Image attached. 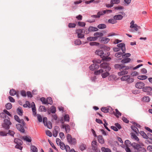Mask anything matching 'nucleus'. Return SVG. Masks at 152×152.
<instances>
[{
  "label": "nucleus",
  "mask_w": 152,
  "mask_h": 152,
  "mask_svg": "<svg viewBox=\"0 0 152 152\" xmlns=\"http://www.w3.org/2000/svg\"><path fill=\"white\" fill-rule=\"evenodd\" d=\"M114 18L113 19H110L108 20V22L109 23L112 24H114L116 23V21Z\"/></svg>",
  "instance_id": "53"
},
{
  "label": "nucleus",
  "mask_w": 152,
  "mask_h": 152,
  "mask_svg": "<svg viewBox=\"0 0 152 152\" xmlns=\"http://www.w3.org/2000/svg\"><path fill=\"white\" fill-rule=\"evenodd\" d=\"M25 125H23L22 124H16V127L17 129L21 132L24 133L25 132V130L24 126Z\"/></svg>",
  "instance_id": "9"
},
{
  "label": "nucleus",
  "mask_w": 152,
  "mask_h": 152,
  "mask_svg": "<svg viewBox=\"0 0 152 152\" xmlns=\"http://www.w3.org/2000/svg\"><path fill=\"white\" fill-rule=\"evenodd\" d=\"M131 60L130 58H124L121 61V63L123 64H126L129 62Z\"/></svg>",
  "instance_id": "22"
},
{
  "label": "nucleus",
  "mask_w": 152,
  "mask_h": 152,
  "mask_svg": "<svg viewBox=\"0 0 152 152\" xmlns=\"http://www.w3.org/2000/svg\"><path fill=\"white\" fill-rule=\"evenodd\" d=\"M37 118L39 122H41L42 121V117L41 115L39 114L37 115Z\"/></svg>",
  "instance_id": "58"
},
{
  "label": "nucleus",
  "mask_w": 152,
  "mask_h": 152,
  "mask_svg": "<svg viewBox=\"0 0 152 152\" xmlns=\"http://www.w3.org/2000/svg\"><path fill=\"white\" fill-rule=\"evenodd\" d=\"M137 151V152H146L145 149L141 146Z\"/></svg>",
  "instance_id": "36"
},
{
  "label": "nucleus",
  "mask_w": 152,
  "mask_h": 152,
  "mask_svg": "<svg viewBox=\"0 0 152 152\" xmlns=\"http://www.w3.org/2000/svg\"><path fill=\"white\" fill-rule=\"evenodd\" d=\"M31 152H37L38 149L34 145L31 146Z\"/></svg>",
  "instance_id": "32"
},
{
  "label": "nucleus",
  "mask_w": 152,
  "mask_h": 152,
  "mask_svg": "<svg viewBox=\"0 0 152 152\" xmlns=\"http://www.w3.org/2000/svg\"><path fill=\"white\" fill-rule=\"evenodd\" d=\"M56 127L57 128V129L58 128V126L56 127ZM56 128L55 130L53 131V136L55 137H56L57 136L58 133V130H56Z\"/></svg>",
  "instance_id": "46"
},
{
  "label": "nucleus",
  "mask_w": 152,
  "mask_h": 152,
  "mask_svg": "<svg viewBox=\"0 0 152 152\" xmlns=\"http://www.w3.org/2000/svg\"><path fill=\"white\" fill-rule=\"evenodd\" d=\"M113 18L116 20H121L123 18V16L121 15H118L114 16Z\"/></svg>",
  "instance_id": "28"
},
{
  "label": "nucleus",
  "mask_w": 152,
  "mask_h": 152,
  "mask_svg": "<svg viewBox=\"0 0 152 152\" xmlns=\"http://www.w3.org/2000/svg\"><path fill=\"white\" fill-rule=\"evenodd\" d=\"M110 40V39L105 37H102L101 38V41L102 42L104 43H107Z\"/></svg>",
  "instance_id": "23"
},
{
  "label": "nucleus",
  "mask_w": 152,
  "mask_h": 152,
  "mask_svg": "<svg viewBox=\"0 0 152 152\" xmlns=\"http://www.w3.org/2000/svg\"><path fill=\"white\" fill-rule=\"evenodd\" d=\"M68 26L69 28H75L76 26V24L74 23H70L69 24Z\"/></svg>",
  "instance_id": "60"
},
{
  "label": "nucleus",
  "mask_w": 152,
  "mask_h": 152,
  "mask_svg": "<svg viewBox=\"0 0 152 152\" xmlns=\"http://www.w3.org/2000/svg\"><path fill=\"white\" fill-rule=\"evenodd\" d=\"M147 76L145 75H141V76H138L137 77V78L138 79L140 80H144L146 79L147 78Z\"/></svg>",
  "instance_id": "38"
},
{
  "label": "nucleus",
  "mask_w": 152,
  "mask_h": 152,
  "mask_svg": "<svg viewBox=\"0 0 152 152\" xmlns=\"http://www.w3.org/2000/svg\"><path fill=\"white\" fill-rule=\"evenodd\" d=\"M3 112L5 114V115H6V114L8 115L10 117L12 116V115L7 110L4 109L3 110Z\"/></svg>",
  "instance_id": "62"
},
{
  "label": "nucleus",
  "mask_w": 152,
  "mask_h": 152,
  "mask_svg": "<svg viewBox=\"0 0 152 152\" xmlns=\"http://www.w3.org/2000/svg\"><path fill=\"white\" fill-rule=\"evenodd\" d=\"M12 124L10 118L7 116V118H5L2 124V127L8 130L10 128V126Z\"/></svg>",
  "instance_id": "4"
},
{
  "label": "nucleus",
  "mask_w": 152,
  "mask_h": 152,
  "mask_svg": "<svg viewBox=\"0 0 152 152\" xmlns=\"http://www.w3.org/2000/svg\"><path fill=\"white\" fill-rule=\"evenodd\" d=\"M14 142L16 144L15 148L21 150L23 147L21 146V145L23 143V142L17 138H15L14 139Z\"/></svg>",
  "instance_id": "7"
},
{
  "label": "nucleus",
  "mask_w": 152,
  "mask_h": 152,
  "mask_svg": "<svg viewBox=\"0 0 152 152\" xmlns=\"http://www.w3.org/2000/svg\"><path fill=\"white\" fill-rule=\"evenodd\" d=\"M101 110L102 112L104 113L109 112L110 111L111 113H112V110L113 111V109L111 107H109L108 108L103 107L101 108Z\"/></svg>",
  "instance_id": "10"
},
{
  "label": "nucleus",
  "mask_w": 152,
  "mask_h": 152,
  "mask_svg": "<svg viewBox=\"0 0 152 152\" xmlns=\"http://www.w3.org/2000/svg\"><path fill=\"white\" fill-rule=\"evenodd\" d=\"M64 118L65 121L69 122V117L68 115H65Z\"/></svg>",
  "instance_id": "45"
},
{
  "label": "nucleus",
  "mask_w": 152,
  "mask_h": 152,
  "mask_svg": "<svg viewBox=\"0 0 152 152\" xmlns=\"http://www.w3.org/2000/svg\"><path fill=\"white\" fill-rule=\"evenodd\" d=\"M45 126H47V127L49 129H51L52 127V123L50 122H48L47 124H45Z\"/></svg>",
  "instance_id": "50"
},
{
  "label": "nucleus",
  "mask_w": 152,
  "mask_h": 152,
  "mask_svg": "<svg viewBox=\"0 0 152 152\" xmlns=\"http://www.w3.org/2000/svg\"><path fill=\"white\" fill-rule=\"evenodd\" d=\"M140 134L144 138L147 139H148V137L147 135L143 131H141L140 132Z\"/></svg>",
  "instance_id": "27"
},
{
  "label": "nucleus",
  "mask_w": 152,
  "mask_h": 152,
  "mask_svg": "<svg viewBox=\"0 0 152 152\" xmlns=\"http://www.w3.org/2000/svg\"><path fill=\"white\" fill-rule=\"evenodd\" d=\"M98 30V29L97 28L93 26H90L88 28V31L90 32L92 31H97Z\"/></svg>",
  "instance_id": "30"
},
{
  "label": "nucleus",
  "mask_w": 152,
  "mask_h": 152,
  "mask_svg": "<svg viewBox=\"0 0 152 152\" xmlns=\"http://www.w3.org/2000/svg\"><path fill=\"white\" fill-rule=\"evenodd\" d=\"M134 27H132V28L129 30V31L132 32H134L135 31H137L138 30V28H140V26H138L137 24L135 25L134 26H133Z\"/></svg>",
  "instance_id": "14"
},
{
  "label": "nucleus",
  "mask_w": 152,
  "mask_h": 152,
  "mask_svg": "<svg viewBox=\"0 0 152 152\" xmlns=\"http://www.w3.org/2000/svg\"><path fill=\"white\" fill-rule=\"evenodd\" d=\"M77 37L79 38H83L84 37V35L83 33L77 34Z\"/></svg>",
  "instance_id": "64"
},
{
  "label": "nucleus",
  "mask_w": 152,
  "mask_h": 152,
  "mask_svg": "<svg viewBox=\"0 0 152 152\" xmlns=\"http://www.w3.org/2000/svg\"><path fill=\"white\" fill-rule=\"evenodd\" d=\"M50 112L48 111V113L49 114H50V113H55L56 112V109L55 107L52 106L50 107Z\"/></svg>",
  "instance_id": "24"
},
{
  "label": "nucleus",
  "mask_w": 152,
  "mask_h": 152,
  "mask_svg": "<svg viewBox=\"0 0 152 152\" xmlns=\"http://www.w3.org/2000/svg\"><path fill=\"white\" fill-rule=\"evenodd\" d=\"M144 86V83L143 82H137L135 85V86L137 88L140 89L143 88Z\"/></svg>",
  "instance_id": "11"
},
{
  "label": "nucleus",
  "mask_w": 152,
  "mask_h": 152,
  "mask_svg": "<svg viewBox=\"0 0 152 152\" xmlns=\"http://www.w3.org/2000/svg\"><path fill=\"white\" fill-rule=\"evenodd\" d=\"M7 116L4 112L1 113H0V117L3 118H7Z\"/></svg>",
  "instance_id": "55"
},
{
  "label": "nucleus",
  "mask_w": 152,
  "mask_h": 152,
  "mask_svg": "<svg viewBox=\"0 0 152 152\" xmlns=\"http://www.w3.org/2000/svg\"><path fill=\"white\" fill-rule=\"evenodd\" d=\"M65 130L66 133L69 132L70 130V127L69 125L66 124V127L65 128Z\"/></svg>",
  "instance_id": "42"
},
{
  "label": "nucleus",
  "mask_w": 152,
  "mask_h": 152,
  "mask_svg": "<svg viewBox=\"0 0 152 152\" xmlns=\"http://www.w3.org/2000/svg\"><path fill=\"white\" fill-rule=\"evenodd\" d=\"M10 95L11 96H14L15 95H16V96L18 97V95L17 93L16 92L15 90L14 89H12L10 90L9 92Z\"/></svg>",
  "instance_id": "19"
},
{
  "label": "nucleus",
  "mask_w": 152,
  "mask_h": 152,
  "mask_svg": "<svg viewBox=\"0 0 152 152\" xmlns=\"http://www.w3.org/2000/svg\"><path fill=\"white\" fill-rule=\"evenodd\" d=\"M97 27L99 29H103L106 28V26L104 24H99Z\"/></svg>",
  "instance_id": "33"
},
{
  "label": "nucleus",
  "mask_w": 152,
  "mask_h": 152,
  "mask_svg": "<svg viewBox=\"0 0 152 152\" xmlns=\"http://www.w3.org/2000/svg\"><path fill=\"white\" fill-rule=\"evenodd\" d=\"M101 150L102 152H111L110 149L108 148H105L104 147L102 148Z\"/></svg>",
  "instance_id": "37"
},
{
  "label": "nucleus",
  "mask_w": 152,
  "mask_h": 152,
  "mask_svg": "<svg viewBox=\"0 0 152 152\" xmlns=\"http://www.w3.org/2000/svg\"><path fill=\"white\" fill-rule=\"evenodd\" d=\"M98 141L101 144L104 143V140L102 135H99L98 137Z\"/></svg>",
  "instance_id": "21"
},
{
  "label": "nucleus",
  "mask_w": 152,
  "mask_h": 152,
  "mask_svg": "<svg viewBox=\"0 0 152 152\" xmlns=\"http://www.w3.org/2000/svg\"><path fill=\"white\" fill-rule=\"evenodd\" d=\"M94 36H98L97 38L100 37H102L103 35V34L101 32H96L94 33Z\"/></svg>",
  "instance_id": "56"
},
{
  "label": "nucleus",
  "mask_w": 152,
  "mask_h": 152,
  "mask_svg": "<svg viewBox=\"0 0 152 152\" xmlns=\"http://www.w3.org/2000/svg\"><path fill=\"white\" fill-rule=\"evenodd\" d=\"M143 91L144 92H149L152 90V88L149 86H146L142 88Z\"/></svg>",
  "instance_id": "18"
},
{
  "label": "nucleus",
  "mask_w": 152,
  "mask_h": 152,
  "mask_svg": "<svg viewBox=\"0 0 152 152\" xmlns=\"http://www.w3.org/2000/svg\"><path fill=\"white\" fill-rule=\"evenodd\" d=\"M111 2L114 4H118L120 2V0H110Z\"/></svg>",
  "instance_id": "49"
},
{
  "label": "nucleus",
  "mask_w": 152,
  "mask_h": 152,
  "mask_svg": "<svg viewBox=\"0 0 152 152\" xmlns=\"http://www.w3.org/2000/svg\"><path fill=\"white\" fill-rule=\"evenodd\" d=\"M117 46L121 49L123 53H125L126 51V48L125 47V44L123 43H121L118 44L117 45Z\"/></svg>",
  "instance_id": "12"
},
{
  "label": "nucleus",
  "mask_w": 152,
  "mask_h": 152,
  "mask_svg": "<svg viewBox=\"0 0 152 152\" xmlns=\"http://www.w3.org/2000/svg\"><path fill=\"white\" fill-rule=\"evenodd\" d=\"M123 53V52H118L115 54V56L117 58H119L122 56Z\"/></svg>",
  "instance_id": "47"
},
{
  "label": "nucleus",
  "mask_w": 152,
  "mask_h": 152,
  "mask_svg": "<svg viewBox=\"0 0 152 152\" xmlns=\"http://www.w3.org/2000/svg\"><path fill=\"white\" fill-rule=\"evenodd\" d=\"M131 128L136 133L138 134L139 132V131L137 128L134 126H131Z\"/></svg>",
  "instance_id": "34"
},
{
  "label": "nucleus",
  "mask_w": 152,
  "mask_h": 152,
  "mask_svg": "<svg viewBox=\"0 0 152 152\" xmlns=\"http://www.w3.org/2000/svg\"><path fill=\"white\" fill-rule=\"evenodd\" d=\"M93 62L94 64H99L101 63V61L99 59H96L93 60Z\"/></svg>",
  "instance_id": "51"
},
{
  "label": "nucleus",
  "mask_w": 152,
  "mask_h": 152,
  "mask_svg": "<svg viewBox=\"0 0 152 152\" xmlns=\"http://www.w3.org/2000/svg\"><path fill=\"white\" fill-rule=\"evenodd\" d=\"M78 25L80 26L84 27L85 26L86 23L84 22L79 21L78 23Z\"/></svg>",
  "instance_id": "57"
},
{
  "label": "nucleus",
  "mask_w": 152,
  "mask_h": 152,
  "mask_svg": "<svg viewBox=\"0 0 152 152\" xmlns=\"http://www.w3.org/2000/svg\"><path fill=\"white\" fill-rule=\"evenodd\" d=\"M131 75L132 76H138L139 75V73L136 71H134L132 72Z\"/></svg>",
  "instance_id": "63"
},
{
  "label": "nucleus",
  "mask_w": 152,
  "mask_h": 152,
  "mask_svg": "<svg viewBox=\"0 0 152 152\" xmlns=\"http://www.w3.org/2000/svg\"><path fill=\"white\" fill-rule=\"evenodd\" d=\"M125 143L127 147L131 146L132 143L129 140H126L125 141Z\"/></svg>",
  "instance_id": "44"
},
{
  "label": "nucleus",
  "mask_w": 152,
  "mask_h": 152,
  "mask_svg": "<svg viewBox=\"0 0 152 152\" xmlns=\"http://www.w3.org/2000/svg\"><path fill=\"white\" fill-rule=\"evenodd\" d=\"M5 107H6V108L7 110H10L12 108V104L11 103H8L6 104Z\"/></svg>",
  "instance_id": "41"
},
{
  "label": "nucleus",
  "mask_w": 152,
  "mask_h": 152,
  "mask_svg": "<svg viewBox=\"0 0 152 152\" xmlns=\"http://www.w3.org/2000/svg\"><path fill=\"white\" fill-rule=\"evenodd\" d=\"M80 149L81 151H83L86 149L85 145L83 144H81L80 146Z\"/></svg>",
  "instance_id": "59"
},
{
  "label": "nucleus",
  "mask_w": 152,
  "mask_h": 152,
  "mask_svg": "<svg viewBox=\"0 0 152 152\" xmlns=\"http://www.w3.org/2000/svg\"><path fill=\"white\" fill-rule=\"evenodd\" d=\"M47 101V104H52L53 103V101L52 99L50 97H48L46 99Z\"/></svg>",
  "instance_id": "35"
},
{
  "label": "nucleus",
  "mask_w": 152,
  "mask_h": 152,
  "mask_svg": "<svg viewBox=\"0 0 152 152\" xmlns=\"http://www.w3.org/2000/svg\"><path fill=\"white\" fill-rule=\"evenodd\" d=\"M23 139L25 141L28 142H30L31 141V137L27 136H24L22 137Z\"/></svg>",
  "instance_id": "31"
},
{
  "label": "nucleus",
  "mask_w": 152,
  "mask_h": 152,
  "mask_svg": "<svg viewBox=\"0 0 152 152\" xmlns=\"http://www.w3.org/2000/svg\"><path fill=\"white\" fill-rule=\"evenodd\" d=\"M40 101L43 104H47V101L46 99L44 97H42L40 99Z\"/></svg>",
  "instance_id": "52"
},
{
  "label": "nucleus",
  "mask_w": 152,
  "mask_h": 152,
  "mask_svg": "<svg viewBox=\"0 0 152 152\" xmlns=\"http://www.w3.org/2000/svg\"><path fill=\"white\" fill-rule=\"evenodd\" d=\"M115 113L114 111L113 110H112V113H113L117 117H118L119 116H121V113H120L117 109H115Z\"/></svg>",
  "instance_id": "29"
},
{
  "label": "nucleus",
  "mask_w": 152,
  "mask_h": 152,
  "mask_svg": "<svg viewBox=\"0 0 152 152\" xmlns=\"http://www.w3.org/2000/svg\"><path fill=\"white\" fill-rule=\"evenodd\" d=\"M101 69L94 72V74L98 75L102 73V76L103 78H105L109 75V71L111 69L109 64L107 63H102L100 65Z\"/></svg>",
  "instance_id": "1"
},
{
  "label": "nucleus",
  "mask_w": 152,
  "mask_h": 152,
  "mask_svg": "<svg viewBox=\"0 0 152 152\" xmlns=\"http://www.w3.org/2000/svg\"><path fill=\"white\" fill-rule=\"evenodd\" d=\"M114 68L116 69H119L120 72L118 73L119 76H123L128 73V70L130 67L128 66H124L122 64H117L115 65Z\"/></svg>",
  "instance_id": "2"
},
{
  "label": "nucleus",
  "mask_w": 152,
  "mask_h": 152,
  "mask_svg": "<svg viewBox=\"0 0 152 152\" xmlns=\"http://www.w3.org/2000/svg\"><path fill=\"white\" fill-rule=\"evenodd\" d=\"M75 45H79L81 44V42L79 39H77L75 41Z\"/></svg>",
  "instance_id": "48"
},
{
  "label": "nucleus",
  "mask_w": 152,
  "mask_h": 152,
  "mask_svg": "<svg viewBox=\"0 0 152 152\" xmlns=\"http://www.w3.org/2000/svg\"><path fill=\"white\" fill-rule=\"evenodd\" d=\"M14 118L15 121L19 123H21L23 125H25V123L23 119H20L19 117L17 115H15Z\"/></svg>",
  "instance_id": "13"
},
{
  "label": "nucleus",
  "mask_w": 152,
  "mask_h": 152,
  "mask_svg": "<svg viewBox=\"0 0 152 152\" xmlns=\"http://www.w3.org/2000/svg\"><path fill=\"white\" fill-rule=\"evenodd\" d=\"M121 80L122 81H126V83L128 84L132 83L134 81V79L133 78H131L129 75H125L123 76L121 78Z\"/></svg>",
  "instance_id": "5"
},
{
  "label": "nucleus",
  "mask_w": 152,
  "mask_h": 152,
  "mask_svg": "<svg viewBox=\"0 0 152 152\" xmlns=\"http://www.w3.org/2000/svg\"><path fill=\"white\" fill-rule=\"evenodd\" d=\"M39 110L41 112H46V109L45 106H40L39 109Z\"/></svg>",
  "instance_id": "40"
},
{
  "label": "nucleus",
  "mask_w": 152,
  "mask_h": 152,
  "mask_svg": "<svg viewBox=\"0 0 152 152\" xmlns=\"http://www.w3.org/2000/svg\"><path fill=\"white\" fill-rule=\"evenodd\" d=\"M66 139L68 142L71 145H75L76 143V140L75 138H72L69 134L66 136Z\"/></svg>",
  "instance_id": "6"
},
{
  "label": "nucleus",
  "mask_w": 152,
  "mask_h": 152,
  "mask_svg": "<svg viewBox=\"0 0 152 152\" xmlns=\"http://www.w3.org/2000/svg\"><path fill=\"white\" fill-rule=\"evenodd\" d=\"M76 33L78 34L83 33V30L81 29H78L76 30Z\"/></svg>",
  "instance_id": "54"
},
{
  "label": "nucleus",
  "mask_w": 152,
  "mask_h": 152,
  "mask_svg": "<svg viewBox=\"0 0 152 152\" xmlns=\"http://www.w3.org/2000/svg\"><path fill=\"white\" fill-rule=\"evenodd\" d=\"M87 39L88 41H95L97 39V37H88Z\"/></svg>",
  "instance_id": "25"
},
{
  "label": "nucleus",
  "mask_w": 152,
  "mask_h": 152,
  "mask_svg": "<svg viewBox=\"0 0 152 152\" xmlns=\"http://www.w3.org/2000/svg\"><path fill=\"white\" fill-rule=\"evenodd\" d=\"M95 53L96 54L100 56L102 58L103 60H107L108 59H110L108 56L109 55V53H107V54H104L103 51L100 49L98 50H96Z\"/></svg>",
  "instance_id": "3"
},
{
  "label": "nucleus",
  "mask_w": 152,
  "mask_h": 152,
  "mask_svg": "<svg viewBox=\"0 0 152 152\" xmlns=\"http://www.w3.org/2000/svg\"><path fill=\"white\" fill-rule=\"evenodd\" d=\"M115 10H121L124 8V7L121 6H118L114 8Z\"/></svg>",
  "instance_id": "43"
},
{
  "label": "nucleus",
  "mask_w": 152,
  "mask_h": 152,
  "mask_svg": "<svg viewBox=\"0 0 152 152\" xmlns=\"http://www.w3.org/2000/svg\"><path fill=\"white\" fill-rule=\"evenodd\" d=\"M31 107H32V110L33 113V115H36L37 113L36 112L35 105L34 103V102H32L31 103Z\"/></svg>",
  "instance_id": "16"
},
{
  "label": "nucleus",
  "mask_w": 152,
  "mask_h": 152,
  "mask_svg": "<svg viewBox=\"0 0 152 152\" xmlns=\"http://www.w3.org/2000/svg\"><path fill=\"white\" fill-rule=\"evenodd\" d=\"M17 112L18 114L20 116L23 115V111L22 108L20 107H18L17 109Z\"/></svg>",
  "instance_id": "26"
},
{
  "label": "nucleus",
  "mask_w": 152,
  "mask_h": 152,
  "mask_svg": "<svg viewBox=\"0 0 152 152\" xmlns=\"http://www.w3.org/2000/svg\"><path fill=\"white\" fill-rule=\"evenodd\" d=\"M97 142L96 141H93L92 142L91 145L92 149L94 151V150H96L97 148Z\"/></svg>",
  "instance_id": "15"
},
{
  "label": "nucleus",
  "mask_w": 152,
  "mask_h": 152,
  "mask_svg": "<svg viewBox=\"0 0 152 152\" xmlns=\"http://www.w3.org/2000/svg\"><path fill=\"white\" fill-rule=\"evenodd\" d=\"M7 133L4 131L0 132V135L1 136H6L7 135Z\"/></svg>",
  "instance_id": "61"
},
{
  "label": "nucleus",
  "mask_w": 152,
  "mask_h": 152,
  "mask_svg": "<svg viewBox=\"0 0 152 152\" xmlns=\"http://www.w3.org/2000/svg\"><path fill=\"white\" fill-rule=\"evenodd\" d=\"M142 100L143 101L146 102H148L150 100V99L148 96H145L142 98Z\"/></svg>",
  "instance_id": "39"
},
{
  "label": "nucleus",
  "mask_w": 152,
  "mask_h": 152,
  "mask_svg": "<svg viewBox=\"0 0 152 152\" xmlns=\"http://www.w3.org/2000/svg\"><path fill=\"white\" fill-rule=\"evenodd\" d=\"M131 137L136 141H139V138L136 136V135L134 133H131Z\"/></svg>",
  "instance_id": "20"
},
{
  "label": "nucleus",
  "mask_w": 152,
  "mask_h": 152,
  "mask_svg": "<svg viewBox=\"0 0 152 152\" xmlns=\"http://www.w3.org/2000/svg\"><path fill=\"white\" fill-rule=\"evenodd\" d=\"M112 11L111 10H102L98 12L97 13L98 18H99L101 16L103 15L106 12H111Z\"/></svg>",
  "instance_id": "8"
},
{
  "label": "nucleus",
  "mask_w": 152,
  "mask_h": 152,
  "mask_svg": "<svg viewBox=\"0 0 152 152\" xmlns=\"http://www.w3.org/2000/svg\"><path fill=\"white\" fill-rule=\"evenodd\" d=\"M131 146H132L135 149H136L137 151L141 146L139 144L135 142H133L132 143Z\"/></svg>",
  "instance_id": "17"
}]
</instances>
